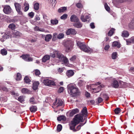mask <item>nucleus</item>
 Returning <instances> with one entry per match:
<instances>
[{
  "mask_svg": "<svg viewBox=\"0 0 134 134\" xmlns=\"http://www.w3.org/2000/svg\"><path fill=\"white\" fill-rule=\"evenodd\" d=\"M83 120V118L80 115H76L75 116L74 118L73 119L69 124L70 129L74 132L79 130L80 129L81 127L83 126L85 124H81L80 125L77 126L76 129H75V127L80 122H82Z\"/></svg>",
  "mask_w": 134,
  "mask_h": 134,
  "instance_id": "nucleus-1",
  "label": "nucleus"
},
{
  "mask_svg": "<svg viewBox=\"0 0 134 134\" xmlns=\"http://www.w3.org/2000/svg\"><path fill=\"white\" fill-rule=\"evenodd\" d=\"M69 93L73 97H75L79 94V91L75 85H70L68 86Z\"/></svg>",
  "mask_w": 134,
  "mask_h": 134,
  "instance_id": "nucleus-2",
  "label": "nucleus"
},
{
  "mask_svg": "<svg viewBox=\"0 0 134 134\" xmlns=\"http://www.w3.org/2000/svg\"><path fill=\"white\" fill-rule=\"evenodd\" d=\"M51 56L53 58L56 57L60 61L63 62L64 64H67L68 62V60L66 57L57 51L55 52L54 53L51 54Z\"/></svg>",
  "mask_w": 134,
  "mask_h": 134,
  "instance_id": "nucleus-3",
  "label": "nucleus"
},
{
  "mask_svg": "<svg viewBox=\"0 0 134 134\" xmlns=\"http://www.w3.org/2000/svg\"><path fill=\"white\" fill-rule=\"evenodd\" d=\"M76 42L78 46L81 50L84 52L86 53H91L92 51V49L87 46L83 43L77 41Z\"/></svg>",
  "mask_w": 134,
  "mask_h": 134,
  "instance_id": "nucleus-4",
  "label": "nucleus"
},
{
  "mask_svg": "<svg viewBox=\"0 0 134 134\" xmlns=\"http://www.w3.org/2000/svg\"><path fill=\"white\" fill-rule=\"evenodd\" d=\"M43 82L45 85L49 86H54L55 85V83L53 81L50 80L47 78L44 79L43 80Z\"/></svg>",
  "mask_w": 134,
  "mask_h": 134,
  "instance_id": "nucleus-5",
  "label": "nucleus"
},
{
  "mask_svg": "<svg viewBox=\"0 0 134 134\" xmlns=\"http://www.w3.org/2000/svg\"><path fill=\"white\" fill-rule=\"evenodd\" d=\"M53 105L55 108H58L59 107L64 105L62 99H57L53 103Z\"/></svg>",
  "mask_w": 134,
  "mask_h": 134,
  "instance_id": "nucleus-6",
  "label": "nucleus"
},
{
  "mask_svg": "<svg viewBox=\"0 0 134 134\" xmlns=\"http://www.w3.org/2000/svg\"><path fill=\"white\" fill-rule=\"evenodd\" d=\"M14 5L16 10L18 14L20 15H22L23 14V13L21 11V5L19 3H15L14 4Z\"/></svg>",
  "mask_w": 134,
  "mask_h": 134,
  "instance_id": "nucleus-7",
  "label": "nucleus"
},
{
  "mask_svg": "<svg viewBox=\"0 0 134 134\" xmlns=\"http://www.w3.org/2000/svg\"><path fill=\"white\" fill-rule=\"evenodd\" d=\"M25 60L27 62L32 61L33 59L28 54L23 55L21 57Z\"/></svg>",
  "mask_w": 134,
  "mask_h": 134,
  "instance_id": "nucleus-8",
  "label": "nucleus"
},
{
  "mask_svg": "<svg viewBox=\"0 0 134 134\" xmlns=\"http://www.w3.org/2000/svg\"><path fill=\"white\" fill-rule=\"evenodd\" d=\"M3 11L4 13L8 14L12 12V9L9 5L5 6L4 7Z\"/></svg>",
  "mask_w": 134,
  "mask_h": 134,
  "instance_id": "nucleus-9",
  "label": "nucleus"
},
{
  "mask_svg": "<svg viewBox=\"0 0 134 134\" xmlns=\"http://www.w3.org/2000/svg\"><path fill=\"white\" fill-rule=\"evenodd\" d=\"M77 33V32L73 29H70L68 30L66 32V34L68 35H69L70 34L72 35H75Z\"/></svg>",
  "mask_w": 134,
  "mask_h": 134,
  "instance_id": "nucleus-10",
  "label": "nucleus"
},
{
  "mask_svg": "<svg viewBox=\"0 0 134 134\" xmlns=\"http://www.w3.org/2000/svg\"><path fill=\"white\" fill-rule=\"evenodd\" d=\"M81 112H82V114H78V115H80L83 118V116H86L87 115V108L86 107H84L83 108L81 111Z\"/></svg>",
  "mask_w": 134,
  "mask_h": 134,
  "instance_id": "nucleus-11",
  "label": "nucleus"
},
{
  "mask_svg": "<svg viewBox=\"0 0 134 134\" xmlns=\"http://www.w3.org/2000/svg\"><path fill=\"white\" fill-rule=\"evenodd\" d=\"M118 82L115 80H113L111 84V86L114 88H117L119 86Z\"/></svg>",
  "mask_w": 134,
  "mask_h": 134,
  "instance_id": "nucleus-12",
  "label": "nucleus"
},
{
  "mask_svg": "<svg viewBox=\"0 0 134 134\" xmlns=\"http://www.w3.org/2000/svg\"><path fill=\"white\" fill-rule=\"evenodd\" d=\"M103 86H104L103 85H100L98 86L97 88H92L93 91L92 92L94 93L98 92L100 91L101 88H103Z\"/></svg>",
  "mask_w": 134,
  "mask_h": 134,
  "instance_id": "nucleus-13",
  "label": "nucleus"
},
{
  "mask_svg": "<svg viewBox=\"0 0 134 134\" xmlns=\"http://www.w3.org/2000/svg\"><path fill=\"white\" fill-rule=\"evenodd\" d=\"M79 110L77 109H75L70 111L69 113V115L71 116H72L74 114L79 112Z\"/></svg>",
  "mask_w": 134,
  "mask_h": 134,
  "instance_id": "nucleus-14",
  "label": "nucleus"
},
{
  "mask_svg": "<svg viewBox=\"0 0 134 134\" xmlns=\"http://www.w3.org/2000/svg\"><path fill=\"white\" fill-rule=\"evenodd\" d=\"M70 19L72 22H76L79 20L78 18L75 15H72L71 16Z\"/></svg>",
  "mask_w": 134,
  "mask_h": 134,
  "instance_id": "nucleus-15",
  "label": "nucleus"
},
{
  "mask_svg": "<svg viewBox=\"0 0 134 134\" xmlns=\"http://www.w3.org/2000/svg\"><path fill=\"white\" fill-rule=\"evenodd\" d=\"M74 71L72 70H68L66 72V75L69 77H70L73 76L74 74Z\"/></svg>",
  "mask_w": 134,
  "mask_h": 134,
  "instance_id": "nucleus-16",
  "label": "nucleus"
},
{
  "mask_svg": "<svg viewBox=\"0 0 134 134\" xmlns=\"http://www.w3.org/2000/svg\"><path fill=\"white\" fill-rule=\"evenodd\" d=\"M76 22V23L73 24L74 26L78 28H80L82 27V24L79 21V20Z\"/></svg>",
  "mask_w": 134,
  "mask_h": 134,
  "instance_id": "nucleus-17",
  "label": "nucleus"
},
{
  "mask_svg": "<svg viewBox=\"0 0 134 134\" xmlns=\"http://www.w3.org/2000/svg\"><path fill=\"white\" fill-rule=\"evenodd\" d=\"M40 83L38 81H35L33 82V84L32 88L33 90H37Z\"/></svg>",
  "mask_w": 134,
  "mask_h": 134,
  "instance_id": "nucleus-18",
  "label": "nucleus"
},
{
  "mask_svg": "<svg viewBox=\"0 0 134 134\" xmlns=\"http://www.w3.org/2000/svg\"><path fill=\"white\" fill-rule=\"evenodd\" d=\"M23 7H24V11H27L29 9V4L26 2H25L24 4Z\"/></svg>",
  "mask_w": 134,
  "mask_h": 134,
  "instance_id": "nucleus-19",
  "label": "nucleus"
},
{
  "mask_svg": "<svg viewBox=\"0 0 134 134\" xmlns=\"http://www.w3.org/2000/svg\"><path fill=\"white\" fill-rule=\"evenodd\" d=\"M100 96L106 100H108L109 98V97L108 95L104 93H101L100 95Z\"/></svg>",
  "mask_w": 134,
  "mask_h": 134,
  "instance_id": "nucleus-20",
  "label": "nucleus"
},
{
  "mask_svg": "<svg viewBox=\"0 0 134 134\" xmlns=\"http://www.w3.org/2000/svg\"><path fill=\"white\" fill-rule=\"evenodd\" d=\"M69 42L70 43L69 45L66 46V51L67 52L69 51L70 50L73 44L72 42Z\"/></svg>",
  "mask_w": 134,
  "mask_h": 134,
  "instance_id": "nucleus-21",
  "label": "nucleus"
},
{
  "mask_svg": "<svg viewBox=\"0 0 134 134\" xmlns=\"http://www.w3.org/2000/svg\"><path fill=\"white\" fill-rule=\"evenodd\" d=\"M129 32L127 31H124L122 33V36L123 37H127L129 36Z\"/></svg>",
  "mask_w": 134,
  "mask_h": 134,
  "instance_id": "nucleus-22",
  "label": "nucleus"
},
{
  "mask_svg": "<svg viewBox=\"0 0 134 134\" xmlns=\"http://www.w3.org/2000/svg\"><path fill=\"white\" fill-rule=\"evenodd\" d=\"M50 58V56L48 55H46L44 56L42 59V62H45L49 60Z\"/></svg>",
  "mask_w": 134,
  "mask_h": 134,
  "instance_id": "nucleus-23",
  "label": "nucleus"
},
{
  "mask_svg": "<svg viewBox=\"0 0 134 134\" xmlns=\"http://www.w3.org/2000/svg\"><path fill=\"white\" fill-rule=\"evenodd\" d=\"M30 110L32 112H35L37 111V108L36 106L32 105L30 107Z\"/></svg>",
  "mask_w": 134,
  "mask_h": 134,
  "instance_id": "nucleus-24",
  "label": "nucleus"
},
{
  "mask_svg": "<svg viewBox=\"0 0 134 134\" xmlns=\"http://www.w3.org/2000/svg\"><path fill=\"white\" fill-rule=\"evenodd\" d=\"M112 45L113 46L116 47L118 48H120L121 47L120 44L117 41L113 42Z\"/></svg>",
  "mask_w": 134,
  "mask_h": 134,
  "instance_id": "nucleus-25",
  "label": "nucleus"
},
{
  "mask_svg": "<svg viewBox=\"0 0 134 134\" xmlns=\"http://www.w3.org/2000/svg\"><path fill=\"white\" fill-rule=\"evenodd\" d=\"M86 82L83 80H80L78 82V85L80 86H83L85 85Z\"/></svg>",
  "mask_w": 134,
  "mask_h": 134,
  "instance_id": "nucleus-26",
  "label": "nucleus"
},
{
  "mask_svg": "<svg viewBox=\"0 0 134 134\" xmlns=\"http://www.w3.org/2000/svg\"><path fill=\"white\" fill-rule=\"evenodd\" d=\"M52 38L51 35L50 34L47 35L45 37V40L47 42H48Z\"/></svg>",
  "mask_w": 134,
  "mask_h": 134,
  "instance_id": "nucleus-27",
  "label": "nucleus"
},
{
  "mask_svg": "<svg viewBox=\"0 0 134 134\" xmlns=\"http://www.w3.org/2000/svg\"><path fill=\"white\" fill-rule=\"evenodd\" d=\"M2 37H3V39H2V38H1L0 40L1 42H3L5 40L9 38V36L8 35L5 34L2 36Z\"/></svg>",
  "mask_w": 134,
  "mask_h": 134,
  "instance_id": "nucleus-28",
  "label": "nucleus"
},
{
  "mask_svg": "<svg viewBox=\"0 0 134 134\" xmlns=\"http://www.w3.org/2000/svg\"><path fill=\"white\" fill-rule=\"evenodd\" d=\"M13 36L15 37L19 36L20 35V34L19 32L18 31L15 30L13 32Z\"/></svg>",
  "mask_w": 134,
  "mask_h": 134,
  "instance_id": "nucleus-29",
  "label": "nucleus"
},
{
  "mask_svg": "<svg viewBox=\"0 0 134 134\" xmlns=\"http://www.w3.org/2000/svg\"><path fill=\"white\" fill-rule=\"evenodd\" d=\"M66 9L65 7H63L60 8L58 10V12L60 13L64 12Z\"/></svg>",
  "mask_w": 134,
  "mask_h": 134,
  "instance_id": "nucleus-30",
  "label": "nucleus"
},
{
  "mask_svg": "<svg viewBox=\"0 0 134 134\" xmlns=\"http://www.w3.org/2000/svg\"><path fill=\"white\" fill-rule=\"evenodd\" d=\"M115 30V29L114 28L111 29L108 34V35L109 36H112Z\"/></svg>",
  "mask_w": 134,
  "mask_h": 134,
  "instance_id": "nucleus-31",
  "label": "nucleus"
},
{
  "mask_svg": "<svg viewBox=\"0 0 134 134\" xmlns=\"http://www.w3.org/2000/svg\"><path fill=\"white\" fill-rule=\"evenodd\" d=\"M57 120L59 121H61L62 120L64 121L66 119V117L64 116H60L57 118Z\"/></svg>",
  "mask_w": 134,
  "mask_h": 134,
  "instance_id": "nucleus-32",
  "label": "nucleus"
},
{
  "mask_svg": "<svg viewBox=\"0 0 134 134\" xmlns=\"http://www.w3.org/2000/svg\"><path fill=\"white\" fill-rule=\"evenodd\" d=\"M9 28L11 29L12 30L14 29L15 28V26L14 24L12 23L9 25L8 26Z\"/></svg>",
  "mask_w": 134,
  "mask_h": 134,
  "instance_id": "nucleus-33",
  "label": "nucleus"
},
{
  "mask_svg": "<svg viewBox=\"0 0 134 134\" xmlns=\"http://www.w3.org/2000/svg\"><path fill=\"white\" fill-rule=\"evenodd\" d=\"M25 82L26 83H29L31 81L29 78L27 76H26L24 78Z\"/></svg>",
  "mask_w": 134,
  "mask_h": 134,
  "instance_id": "nucleus-34",
  "label": "nucleus"
},
{
  "mask_svg": "<svg viewBox=\"0 0 134 134\" xmlns=\"http://www.w3.org/2000/svg\"><path fill=\"white\" fill-rule=\"evenodd\" d=\"M21 78V76L20 74L18 73L17 74L16 77V80H20Z\"/></svg>",
  "mask_w": 134,
  "mask_h": 134,
  "instance_id": "nucleus-35",
  "label": "nucleus"
},
{
  "mask_svg": "<svg viewBox=\"0 0 134 134\" xmlns=\"http://www.w3.org/2000/svg\"><path fill=\"white\" fill-rule=\"evenodd\" d=\"M29 91V90L26 88H23L21 90V92L24 94L28 93Z\"/></svg>",
  "mask_w": 134,
  "mask_h": 134,
  "instance_id": "nucleus-36",
  "label": "nucleus"
},
{
  "mask_svg": "<svg viewBox=\"0 0 134 134\" xmlns=\"http://www.w3.org/2000/svg\"><path fill=\"white\" fill-rule=\"evenodd\" d=\"M1 53L3 55H6L7 54V52L6 49H3L1 50Z\"/></svg>",
  "mask_w": 134,
  "mask_h": 134,
  "instance_id": "nucleus-37",
  "label": "nucleus"
},
{
  "mask_svg": "<svg viewBox=\"0 0 134 134\" xmlns=\"http://www.w3.org/2000/svg\"><path fill=\"white\" fill-rule=\"evenodd\" d=\"M18 100L21 103H23L24 101V98L23 96H20L18 98Z\"/></svg>",
  "mask_w": 134,
  "mask_h": 134,
  "instance_id": "nucleus-38",
  "label": "nucleus"
},
{
  "mask_svg": "<svg viewBox=\"0 0 134 134\" xmlns=\"http://www.w3.org/2000/svg\"><path fill=\"white\" fill-rule=\"evenodd\" d=\"M51 23L53 25H56L58 23V21L57 19L52 20H51Z\"/></svg>",
  "mask_w": 134,
  "mask_h": 134,
  "instance_id": "nucleus-39",
  "label": "nucleus"
},
{
  "mask_svg": "<svg viewBox=\"0 0 134 134\" xmlns=\"http://www.w3.org/2000/svg\"><path fill=\"white\" fill-rule=\"evenodd\" d=\"M68 16V15L66 14H64L61 16L60 18L62 19L65 20L67 18Z\"/></svg>",
  "mask_w": 134,
  "mask_h": 134,
  "instance_id": "nucleus-40",
  "label": "nucleus"
},
{
  "mask_svg": "<svg viewBox=\"0 0 134 134\" xmlns=\"http://www.w3.org/2000/svg\"><path fill=\"white\" fill-rule=\"evenodd\" d=\"M104 7L106 10L108 12H109L110 10V8L108 5L106 3H105L104 4Z\"/></svg>",
  "mask_w": 134,
  "mask_h": 134,
  "instance_id": "nucleus-41",
  "label": "nucleus"
},
{
  "mask_svg": "<svg viewBox=\"0 0 134 134\" xmlns=\"http://www.w3.org/2000/svg\"><path fill=\"white\" fill-rule=\"evenodd\" d=\"M121 111V109L118 108H116L114 110V112L115 114H119Z\"/></svg>",
  "mask_w": 134,
  "mask_h": 134,
  "instance_id": "nucleus-42",
  "label": "nucleus"
},
{
  "mask_svg": "<svg viewBox=\"0 0 134 134\" xmlns=\"http://www.w3.org/2000/svg\"><path fill=\"white\" fill-rule=\"evenodd\" d=\"M34 72L36 76H38L41 74L40 71L38 69L35 70Z\"/></svg>",
  "mask_w": 134,
  "mask_h": 134,
  "instance_id": "nucleus-43",
  "label": "nucleus"
},
{
  "mask_svg": "<svg viewBox=\"0 0 134 134\" xmlns=\"http://www.w3.org/2000/svg\"><path fill=\"white\" fill-rule=\"evenodd\" d=\"M62 129V126L61 125L59 124L57 126V131L58 132L60 131Z\"/></svg>",
  "mask_w": 134,
  "mask_h": 134,
  "instance_id": "nucleus-44",
  "label": "nucleus"
},
{
  "mask_svg": "<svg viewBox=\"0 0 134 134\" xmlns=\"http://www.w3.org/2000/svg\"><path fill=\"white\" fill-rule=\"evenodd\" d=\"M81 19L83 22H85L87 21L85 18V15L82 14L81 16Z\"/></svg>",
  "mask_w": 134,
  "mask_h": 134,
  "instance_id": "nucleus-45",
  "label": "nucleus"
},
{
  "mask_svg": "<svg viewBox=\"0 0 134 134\" xmlns=\"http://www.w3.org/2000/svg\"><path fill=\"white\" fill-rule=\"evenodd\" d=\"M64 35L63 33L59 34L57 36V38L59 39H61L63 38L64 37Z\"/></svg>",
  "mask_w": 134,
  "mask_h": 134,
  "instance_id": "nucleus-46",
  "label": "nucleus"
},
{
  "mask_svg": "<svg viewBox=\"0 0 134 134\" xmlns=\"http://www.w3.org/2000/svg\"><path fill=\"white\" fill-rule=\"evenodd\" d=\"M34 9L36 10H37L39 9V4L38 3H36L34 5Z\"/></svg>",
  "mask_w": 134,
  "mask_h": 134,
  "instance_id": "nucleus-47",
  "label": "nucleus"
},
{
  "mask_svg": "<svg viewBox=\"0 0 134 134\" xmlns=\"http://www.w3.org/2000/svg\"><path fill=\"white\" fill-rule=\"evenodd\" d=\"M117 53L116 52L113 53L112 54V59H115L117 57Z\"/></svg>",
  "mask_w": 134,
  "mask_h": 134,
  "instance_id": "nucleus-48",
  "label": "nucleus"
},
{
  "mask_svg": "<svg viewBox=\"0 0 134 134\" xmlns=\"http://www.w3.org/2000/svg\"><path fill=\"white\" fill-rule=\"evenodd\" d=\"M127 42H129L132 43H134V37H132L128 41H127Z\"/></svg>",
  "mask_w": 134,
  "mask_h": 134,
  "instance_id": "nucleus-49",
  "label": "nucleus"
},
{
  "mask_svg": "<svg viewBox=\"0 0 134 134\" xmlns=\"http://www.w3.org/2000/svg\"><path fill=\"white\" fill-rule=\"evenodd\" d=\"M0 100L1 101H4V102L7 101V98L6 97H0Z\"/></svg>",
  "mask_w": 134,
  "mask_h": 134,
  "instance_id": "nucleus-50",
  "label": "nucleus"
},
{
  "mask_svg": "<svg viewBox=\"0 0 134 134\" xmlns=\"http://www.w3.org/2000/svg\"><path fill=\"white\" fill-rule=\"evenodd\" d=\"M29 101L32 104H34L35 103L34 102V98L33 97L30 98Z\"/></svg>",
  "mask_w": 134,
  "mask_h": 134,
  "instance_id": "nucleus-51",
  "label": "nucleus"
},
{
  "mask_svg": "<svg viewBox=\"0 0 134 134\" xmlns=\"http://www.w3.org/2000/svg\"><path fill=\"white\" fill-rule=\"evenodd\" d=\"M64 90V88L63 87H60L58 90L59 93H61Z\"/></svg>",
  "mask_w": 134,
  "mask_h": 134,
  "instance_id": "nucleus-52",
  "label": "nucleus"
},
{
  "mask_svg": "<svg viewBox=\"0 0 134 134\" xmlns=\"http://www.w3.org/2000/svg\"><path fill=\"white\" fill-rule=\"evenodd\" d=\"M58 35H57V34L56 33H54L53 34V38H52V40H55L57 38V36Z\"/></svg>",
  "mask_w": 134,
  "mask_h": 134,
  "instance_id": "nucleus-53",
  "label": "nucleus"
},
{
  "mask_svg": "<svg viewBox=\"0 0 134 134\" xmlns=\"http://www.w3.org/2000/svg\"><path fill=\"white\" fill-rule=\"evenodd\" d=\"M102 97H99L98 99V101L99 103H100L103 101V99L102 98Z\"/></svg>",
  "mask_w": 134,
  "mask_h": 134,
  "instance_id": "nucleus-54",
  "label": "nucleus"
},
{
  "mask_svg": "<svg viewBox=\"0 0 134 134\" xmlns=\"http://www.w3.org/2000/svg\"><path fill=\"white\" fill-rule=\"evenodd\" d=\"M11 94L12 95L16 96H19V94L18 93H15L14 91H13L11 92Z\"/></svg>",
  "mask_w": 134,
  "mask_h": 134,
  "instance_id": "nucleus-55",
  "label": "nucleus"
},
{
  "mask_svg": "<svg viewBox=\"0 0 134 134\" xmlns=\"http://www.w3.org/2000/svg\"><path fill=\"white\" fill-rule=\"evenodd\" d=\"M28 15H29V16L31 18H32L34 16V13L32 12H31L29 13L28 14Z\"/></svg>",
  "mask_w": 134,
  "mask_h": 134,
  "instance_id": "nucleus-56",
  "label": "nucleus"
},
{
  "mask_svg": "<svg viewBox=\"0 0 134 134\" xmlns=\"http://www.w3.org/2000/svg\"><path fill=\"white\" fill-rule=\"evenodd\" d=\"M90 26L91 29H94L95 28V26L93 23H90Z\"/></svg>",
  "mask_w": 134,
  "mask_h": 134,
  "instance_id": "nucleus-57",
  "label": "nucleus"
},
{
  "mask_svg": "<svg viewBox=\"0 0 134 134\" xmlns=\"http://www.w3.org/2000/svg\"><path fill=\"white\" fill-rule=\"evenodd\" d=\"M76 6L78 8H81L82 7V4L80 3H77L76 4Z\"/></svg>",
  "mask_w": 134,
  "mask_h": 134,
  "instance_id": "nucleus-58",
  "label": "nucleus"
},
{
  "mask_svg": "<svg viewBox=\"0 0 134 134\" xmlns=\"http://www.w3.org/2000/svg\"><path fill=\"white\" fill-rule=\"evenodd\" d=\"M40 17L38 15H36L35 16V20L36 21L39 20H40Z\"/></svg>",
  "mask_w": 134,
  "mask_h": 134,
  "instance_id": "nucleus-59",
  "label": "nucleus"
},
{
  "mask_svg": "<svg viewBox=\"0 0 134 134\" xmlns=\"http://www.w3.org/2000/svg\"><path fill=\"white\" fill-rule=\"evenodd\" d=\"M0 89L1 90H2L3 91H7V89L6 87H5L3 86L2 87H1L0 88Z\"/></svg>",
  "mask_w": 134,
  "mask_h": 134,
  "instance_id": "nucleus-60",
  "label": "nucleus"
},
{
  "mask_svg": "<svg viewBox=\"0 0 134 134\" xmlns=\"http://www.w3.org/2000/svg\"><path fill=\"white\" fill-rule=\"evenodd\" d=\"M110 46L108 44H107L104 47V49L105 50H107L110 48Z\"/></svg>",
  "mask_w": 134,
  "mask_h": 134,
  "instance_id": "nucleus-61",
  "label": "nucleus"
},
{
  "mask_svg": "<svg viewBox=\"0 0 134 134\" xmlns=\"http://www.w3.org/2000/svg\"><path fill=\"white\" fill-rule=\"evenodd\" d=\"M85 94L86 97H90V94L87 92H85Z\"/></svg>",
  "mask_w": 134,
  "mask_h": 134,
  "instance_id": "nucleus-62",
  "label": "nucleus"
},
{
  "mask_svg": "<svg viewBox=\"0 0 134 134\" xmlns=\"http://www.w3.org/2000/svg\"><path fill=\"white\" fill-rule=\"evenodd\" d=\"M76 58V57L75 56H73L70 59V60L71 61H73Z\"/></svg>",
  "mask_w": 134,
  "mask_h": 134,
  "instance_id": "nucleus-63",
  "label": "nucleus"
},
{
  "mask_svg": "<svg viewBox=\"0 0 134 134\" xmlns=\"http://www.w3.org/2000/svg\"><path fill=\"white\" fill-rule=\"evenodd\" d=\"M129 71L131 72H134V68L131 67L129 69Z\"/></svg>",
  "mask_w": 134,
  "mask_h": 134,
  "instance_id": "nucleus-64",
  "label": "nucleus"
}]
</instances>
